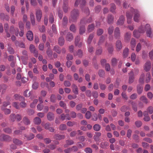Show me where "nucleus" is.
Returning a JSON list of instances; mask_svg holds the SVG:
<instances>
[{
	"mask_svg": "<svg viewBox=\"0 0 153 153\" xmlns=\"http://www.w3.org/2000/svg\"><path fill=\"white\" fill-rule=\"evenodd\" d=\"M15 44L16 46L21 48H24L25 47L24 44L23 42H19L17 41H15Z\"/></svg>",
	"mask_w": 153,
	"mask_h": 153,
	"instance_id": "b1692460",
	"label": "nucleus"
},
{
	"mask_svg": "<svg viewBox=\"0 0 153 153\" xmlns=\"http://www.w3.org/2000/svg\"><path fill=\"white\" fill-rule=\"evenodd\" d=\"M30 21L32 25H34L35 23V20L34 15L32 12H31L30 14Z\"/></svg>",
	"mask_w": 153,
	"mask_h": 153,
	"instance_id": "4be33fe9",
	"label": "nucleus"
},
{
	"mask_svg": "<svg viewBox=\"0 0 153 153\" xmlns=\"http://www.w3.org/2000/svg\"><path fill=\"white\" fill-rule=\"evenodd\" d=\"M72 91L73 92L76 94H78V89L77 86L74 84L72 85Z\"/></svg>",
	"mask_w": 153,
	"mask_h": 153,
	"instance_id": "412c9836",
	"label": "nucleus"
},
{
	"mask_svg": "<svg viewBox=\"0 0 153 153\" xmlns=\"http://www.w3.org/2000/svg\"><path fill=\"white\" fill-rule=\"evenodd\" d=\"M11 139V137L8 135L4 134H1L0 135V140L1 141H9Z\"/></svg>",
	"mask_w": 153,
	"mask_h": 153,
	"instance_id": "f8f14e48",
	"label": "nucleus"
},
{
	"mask_svg": "<svg viewBox=\"0 0 153 153\" xmlns=\"http://www.w3.org/2000/svg\"><path fill=\"white\" fill-rule=\"evenodd\" d=\"M25 137H27V140H30L34 138V136L33 134H30V135L28 136L27 137L25 135Z\"/></svg>",
	"mask_w": 153,
	"mask_h": 153,
	"instance_id": "bf43d9fd",
	"label": "nucleus"
},
{
	"mask_svg": "<svg viewBox=\"0 0 153 153\" xmlns=\"http://www.w3.org/2000/svg\"><path fill=\"white\" fill-rule=\"evenodd\" d=\"M131 105L134 110L135 111H137V108L136 106V103L134 102H131Z\"/></svg>",
	"mask_w": 153,
	"mask_h": 153,
	"instance_id": "69168bd1",
	"label": "nucleus"
},
{
	"mask_svg": "<svg viewBox=\"0 0 153 153\" xmlns=\"http://www.w3.org/2000/svg\"><path fill=\"white\" fill-rule=\"evenodd\" d=\"M67 126L65 124H62L59 126V129L61 130H64L66 129Z\"/></svg>",
	"mask_w": 153,
	"mask_h": 153,
	"instance_id": "c03bdc74",
	"label": "nucleus"
},
{
	"mask_svg": "<svg viewBox=\"0 0 153 153\" xmlns=\"http://www.w3.org/2000/svg\"><path fill=\"white\" fill-rule=\"evenodd\" d=\"M145 32L144 27L142 26L140 27L138 29V31L134 30L133 32L134 36L136 38H138L140 36V33H143Z\"/></svg>",
	"mask_w": 153,
	"mask_h": 153,
	"instance_id": "20e7f679",
	"label": "nucleus"
},
{
	"mask_svg": "<svg viewBox=\"0 0 153 153\" xmlns=\"http://www.w3.org/2000/svg\"><path fill=\"white\" fill-rule=\"evenodd\" d=\"M70 30L73 32H75L76 31V28L74 24L71 25L70 27Z\"/></svg>",
	"mask_w": 153,
	"mask_h": 153,
	"instance_id": "3c124183",
	"label": "nucleus"
},
{
	"mask_svg": "<svg viewBox=\"0 0 153 153\" xmlns=\"http://www.w3.org/2000/svg\"><path fill=\"white\" fill-rule=\"evenodd\" d=\"M100 128L101 127L100 126L97 124H95L93 127V128L94 130L97 131L100 130Z\"/></svg>",
	"mask_w": 153,
	"mask_h": 153,
	"instance_id": "49530a36",
	"label": "nucleus"
},
{
	"mask_svg": "<svg viewBox=\"0 0 153 153\" xmlns=\"http://www.w3.org/2000/svg\"><path fill=\"white\" fill-rule=\"evenodd\" d=\"M129 50L128 48H125L123 50V56L124 58L126 57L128 55Z\"/></svg>",
	"mask_w": 153,
	"mask_h": 153,
	"instance_id": "2f4dec72",
	"label": "nucleus"
},
{
	"mask_svg": "<svg viewBox=\"0 0 153 153\" xmlns=\"http://www.w3.org/2000/svg\"><path fill=\"white\" fill-rule=\"evenodd\" d=\"M131 47L132 50H134V48L135 46L136 42L134 38H132L130 42Z\"/></svg>",
	"mask_w": 153,
	"mask_h": 153,
	"instance_id": "5701e85b",
	"label": "nucleus"
},
{
	"mask_svg": "<svg viewBox=\"0 0 153 153\" xmlns=\"http://www.w3.org/2000/svg\"><path fill=\"white\" fill-rule=\"evenodd\" d=\"M114 36L116 39H119L120 37V30L117 27L115 30Z\"/></svg>",
	"mask_w": 153,
	"mask_h": 153,
	"instance_id": "6ab92c4d",
	"label": "nucleus"
},
{
	"mask_svg": "<svg viewBox=\"0 0 153 153\" xmlns=\"http://www.w3.org/2000/svg\"><path fill=\"white\" fill-rule=\"evenodd\" d=\"M47 118L50 121L53 120L54 118V114L52 112H49L47 114Z\"/></svg>",
	"mask_w": 153,
	"mask_h": 153,
	"instance_id": "2eb2a0df",
	"label": "nucleus"
},
{
	"mask_svg": "<svg viewBox=\"0 0 153 153\" xmlns=\"http://www.w3.org/2000/svg\"><path fill=\"white\" fill-rule=\"evenodd\" d=\"M101 135V133L99 132L95 133V135L94 136V139L95 141L97 142V145H99V143H97L100 140V137Z\"/></svg>",
	"mask_w": 153,
	"mask_h": 153,
	"instance_id": "9d476101",
	"label": "nucleus"
},
{
	"mask_svg": "<svg viewBox=\"0 0 153 153\" xmlns=\"http://www.w3.org/2000/svg\"><path fill=\"white\" fill-rule=\"evenodd\" d=\"M94 36V35L93 34H91L90 35L87 40L88 43L90 44L91 43Z\"/></svg>",
	"mask_w": 153,
	"mask_h": 153,
	"instance_id": "a19ab883",
	"label": "nucleus"
},
{
	"mask_svg": "<svg viewBox=\"0 0 153 153\" xmlns=\"http://www.w3.org/2000/svg\"><path fill=\"white\" fill-rule=\"evenodd\" d=\"M28 74L30 78L33 79V81H35L37 79L36 77L33 76V74L32 71H29L28 73Z\"/></svg>",
	"mask_w": 153,
	"mask_h": 153,
	"instance_id": "cd10ccee",
	"label": "nucleus"
},
{
	"mask_svg": "<svg viewBox=\"0 0 153 153\" xmlns=\"http://www.w3.org/2000/svg\"><path fill=\"white\" fill-rule=\"evenodd\" d=\"M91 114L89 111H87L85 114V117L87 119H89L91 116Z\"/></svg>",
	"mask_w": 153,
	"mask_h": 153,
	"instance_id": "603ef678",
	"label": "nucleus"
},
{
	"mask_svg": "<svg viewBox=\"0 0 153 153\" xmlns=\"http://www.w3.org/2000/svg\"><path fill=\"white\" fill-rule=\"evenodd\" d=\"M144 30H146V34L148 37H152V29L150 25L149 24H146L144 27Z\"/></svg>",
	"mask_w": 153,
	"mask_h": 153,
	"instance_id": "39448f33",
	"label": "nucleus"
},
{
	"mask_svg": "<svg viewBox=\"0 0 153 153\" xmlns=\"http://www.w3.org/2000/svg\"><path fill=\"white\" fill-rule=\"evenodd\" d=\"M13 142L14 143L17 145H21L22 144V142L17 139H14L13 140Z\"/></svg>",
	"mask_w": 153,
	"mask_h": 153,
	"instance_id": "473e14b6",
	"label": "nucleus"
},
{
	"mask_svg": "<svg viewBox=\"0 0 153 153\" xmlns=\"http://www.w3.org/2000/svg\"><path fill=\"white\" fill-rule=\"evenodd\" d=\"M134 14L133 19L135 22H138L140 18L139 12L137 9L131 8L130 12H127L126 13V16L127 19V23L130 24L132 18V13Z\"/></svg>",
	"mask_w": 153,
	"mask_h": 153,
	"instance_id": "f257e3e1",
	"label": "nucleus"
},
{
	"mask_svg": "<svg viewBox=\"0 0 153 153\" xmlns=\"http://www.w3.org/2000/svg\"><path fill=\"white\" fill-rule=\"evenodd\" d=\"M4 28L6 34V36L7 38H9L10 37V34L9 31V25L8 24L6 23L4 25Z\"/></svg>",
	"mask_w": 153,
	"mask_h": 153,
	"instance_id": "ddd939ff",
	"label": "nucleus"
},
{
	"mask_svg": "<svg viewBox=\"0 0 153 153\" xmlns=\"http://www.w3.org/2000/svg\"><path fill=\"white\" fill-rule=\"evenodd\" d=\"M98 75L100 77H103L105 75V72L102 70H99L98 72Z\"/></svg>",
	"mask_w": 153,
	"mask_h": 153,
	"instance_id": "13d9d810",
	"label": "nucleus"
},
{
	"mask_svg": "<svg viewBox=\"0 0 153 153\" xmlns=\"http://www.w3.org/2000/svg\"><path fill=\"white\" fill-rule=\"evenodd\" d=\"M36 16L37 21L38 22H40L42 16V13L40 9H36Z\"/></svg>",
	"mask_w": 153,
	"mask_h": 153,
	"instance_id": "423d86ee",
	"label": "nucleus"
},
{
	"mask_svg": "<svg viewBox=\"0 0 153 153\" xmlns=\"http://www.w3.org/2000/svg\"><path fill=\"white\" fill-rule=\"evenodd\" d=\"M143 90V87L141 85H138L137 86V93L140 94L142 92Z\"/></svg>",
	"mask_w": 153,
	"mask_h": 153,
	"instance_id": "bb28decb",
	"label": "nucleus"
},
{
	"mask_svg": "<svg viewBox=\"0 0 153 153\" xmlns=\"http://www.w3.org/2000/svg\"><path fill=\"white\" fill-rule=\"evenodd\" d=\"M38 102L37 99H35L33 100L32 103L30 104V106L31 108H33L35 107L36 105Z\"/></svg>",
	"mask_w": 153,
	"mask_h": 153,
	"instance_id": "79ce46f5",
	"label": "nucleus"
},
{
	"mask_svg": "<svg viewBox=\"0 0 153 153\" xmlns=\"http://www.w3.org/2000/svg\"><path fill=\"white\" fill-rule=\"evenodd\" d=\"M140 100L146 104L148 103V99L144 96H142L140 98Z\"/></svg>",
	"mask_w": 153,
	"mask_h": 153,
	"instance_id": "c756f323",
	"label": "nucleus"
},
{
	"mask_svg": "<svg viewBox=\"0 0 153 153\" xmlns=\"http://www.w3.org/2000/svg\"><path fill=\"white\" fill-rule=\"evenodd\" d=\"M151 78V75L149 73H148L146 75V83L149 82Z\"/></svg>",
	"mask_w": 153,
	"mask_h": 153,
	"instance_id": "37998d69",
	"label": "nucleus"
},
{
	"mask_svg": "<svg viewBox=\"0 0 153 153\" xmlns=\"http://www.w3.org/2000/svg\"><path fill=\"white\" fill-rule=\"evenodd\" d=\"M73 36L71 33H68L67 34L66 37L67 40L69 41H71L73 39Z\"/></svg>",
	"mask_w": 153,
	"mask_h": 153,
	"instance_id": "c85d7f7f",
	"label": "nucleus"
},
{
	"mask_svg": "<svg viewBox=\"0 0 153 153\" xmlns=\"http://www.w3.org/2000/svg\"><path fill=\"white\" fill-rule=\"evenodd\" d=\"M41 120L40 118L39 117H36L33 120L34 123L37 125H39L41 123Z\"/></svg>",
	"mask_w": 153,
	"mask_h": 153,
	"instance_id": "a878e982",
	"label": "nucleus"
},
{
	"mask_svg": "<svg viewBox=\"0 0 153 153\" xmlns=\"http://www.w3.org/2000/svg\"><path fill=\"white\" fill-rule=\"evenodd\" d=\"M29 49L31 52L33 53L34 56L35 57H37L38 55V52L35 47L33 45L31 44L30 46Z\"/></svg>",
	"mask_w": 153,
	"mask_h": 153,
	"instance_id": "6e6552de",
	"label": "nucleus"
},
{
	"mask_svg": "<svg viewBox=\"0 0 153 153\" xmlns=\"http://www.w3.org/2000/svg\"><path fill=\"white\" fill-rule=\"evenodd\" d=\"M23 121L25 125H29L30 124V122L28 119L26 117H25L23 120Z\"/></svg>",
	"mask_w": 153,
	"mask_h": 153,
	"instance_id": "4c0bfd02",
	"label": "nucleus"
},
{
	"mask_svg": "<svg viewBox=\"0 0 153 153\" xmlns=\"http://www.w3.org/2000/svg\"><path fill=\"white\" fill-rule=\"evenodd\" d=\"M47 53L49 57H50L52 55V52L49 48H48L47 51Z\"/></svg>",
	"mask_w": 153,
	"mask_h": 153,
	"instance_id": "864d4df0",
	"label": "nucleus"
},
{
	"mask_svg": "<svg viewBox=\"0 0 153 153\" xmlns=\"http://www.w3.org/2000/svg\"><path fill=\"white\" fill-rule=\"evenodd\" d=\"M28 90H27L25 91L24 92V95L25 97H28L30 96V95L31 94V92H29L28 94H27V93L28 91Z\"/></svg>",
	"mask_w": 153,
	"mask_h": 153,
	"instance_id": "6e6d98bb",
	"label": "nucleus"
},
{
	"mask_svg": "<svg viewBox=\"0 0 153 153\" xmlns=\"http://www.w3.org/2000/svg\"><path fill=\"white\" fill-rule=\"evenodd\" d=\"M65 138V136L63 135L56 134L54 136V138L58 140H60L64 139Z\"/></svg>",
	"mask_w": 153,
	"mask_h": 153,
	"instance_id": "393cba45",
	"label": "nucleus"
},
{
	"mask_svg": "<svg viewBox=\"0 0 153 153\" xmlns=\"http://www.w3.org/2000/svg\"><path fill=\"white\" fill-rule=\"evenodd\" d=\"M14 97L16 100H19L20 101H23L25 100V98L23 96L17 94H15Z\"/></svg>",
	"mask_w": 153,
	"mask_h": 153,
	"instance_id": "aec40b11",
	"label": "nucleus"
},
{
	"mask_svg": "<svg viewBox=\"0 0 153 153\" xmlns=\"http://www.w3.org/2000/svg\"><path fill=\"white\" fill-rule=\"evenodd\" d=\"M131 34L130 33H126L124 39L126 41H128L131 37Z\"/></svg>",
	"mask_w": 153,
	"mask_h": 153,
	"instance_id": "58836bf2",
	"label": "nucleus"
},
{
	"mask_svg": "<svg viewBox=\"0 0 153 153\" xmlns=\"http://www.w3.org/2000/svg\"><path fill=\"white\" fill-rule=\"evenodd\" d=\"M70 115L71 116V117L73 118H75L76 117V114L74 111H72L71 112Z\"/></svg>",
	"mask_w": 153,
	"mask_h": 153,
	"instance_id": "338daca9",
	"label": "nucleus"
},
{
	"mask_svg": "<svg viewBox=\"0 0 153 153\" xmlns=\"http://www.w3.org/2000/svg\"><path fill=\"white\" fill-rule=\"evenodd\" d=\"M79 13L77 9H74L71 12L70 20L74 22L78 18Z\"/></svg>",
	"mask_w": 153,
	"mask_h": 153,
	"instance_id": "7ed1b4c3",
	"label": "nucleus"
},
{
	"mask_svg": "<svg viewBox=\"0 0 153 153\" xmlns=\"http://www.w3.org/2000/svg\"><path fill=\"white\" fill-rule=\"evenodd\" d=\"M129 78L128 80V82L130 84H131L133 82L134 80V72L132 71H131L129 73Z\"/></svg>",
	"mask_w": 153,
	"mask_h": 153,
	"instance_id": "9b49d317",
	"label": "nucleus"
},
{
	"mask_svg": "<svg viewBox=\"0 0 153 153\" xmlns=\"http://www.w3.org/2000/svg\"><path fill=\"white\" fill-rule=\"evenodd\" d=\"M147 110L149 114H151L153 113V108L150 106L147 108Z\"/></svg>",
	"mask_w": 153,
	"mask_h": 153,
	"instance_id": "4d7b16f0",
	"label": "nucleus"
},
{
	"mask_svg": "<svg viewBox=\"0 0 153 153\" xmlns=\"http://www.w3.org/2000/svg\"><path fill=\"white\" fill-rule=\"evenodd\" d=\"M108 146V143L107 142H102L100 144V146L102 148H105Z\"/></svg>",
	"mask_w": 153,
	"mask_h": 153,
	"instance_id": "ea45409f",
	"label": "nucleus"
},
{
	"mask_svg": "<svg viewBox=\"0 0 153 153\" xmlns=\"http://www.w3.org/2000/svg\"><path fill=\"white\" fill-rule=\"evenodd\" d=\"M92 20V19L91 17L88 20H86L85 19H83L81 20L80 22V26L79 29V33L80 34H83L85 31L84 25L87 23L90 22Z\"/></svg>",
	"mask_w": 153,
	"mask_h": 153,
	"instance_id": "f03ea898",
	"label": "nucleus"
},
{
	"mask_svg": "<svg viewBox=\"0 0 153 153\" xmlns=\"http://www.w3.org/2000/svg\"><path fill=\"white\" fill-rule=\"evenodd\" d=\"M26 36L27 39L29 41H31L33 39V35L31 31H28L26 34Z\"/></svg>",
	"mask_w": 153,
	"mask_h": 153,
	"instance_id": "f3484780",
	"label": "nucleus"
},
{
	"mask_svg": "<svg viewBox=\"0 0 153 153\" xmlns=\"http://www.w3.org/2000/svg\"><path fill=\"white\" fill-rule=\"evenodd\" d=\"M151 67V63L150 61H147L146 62L144 66V69L146 71H149Z\"/></svg>",
	"mask_w": 153,
	"mask_h": 153,
	"instance_id": "1a4fd4ad",
	"label": "nucleus"
},
{
	"mask_svg": "<svg viewBox=\"0 0 153 153\" xmlns=\"http://www.w3.org/2000/svg\"><path fill=\"white\" fill-rule=\"evenodd\" d=\"M84 151L86 153H92V152L91 149L89 147L86 148Z\"/></svg>",
	"mask_w": 153,
	"mask_h": 153,
	"instance_id": "774afa93",
	"label": "nucleus"
},
{
	"mask_svg": "<svg viewBox=\"0 0 153 153\" xmlns=\"http://www.w3.org/2000/svg\"><path fill=\"white\" fill-rule=\"evenodd\" d=\"M124 21V17L123 16H120L117 21V24L118 25H121L123 24Z\"/></svg>",
	"mask_w": 153,
	"mask_h": 153,
	"instance_id": "a211bd4d",
	"label": "nucleus"
},
{
	"mask_svg": "<svg viewBox=\"0 0 153 153\" xmlns=\"http://www.w3.org/2000/svg\"><path fill=\"white\" fill-rule=\"evenodd\" d=\"M59 105L61 107H62L65 109H66L67 108L66 103L63 101H60V102Z\"/></svg>",
	"mask_w": 153,
	"mask_h": 153,
	"instance_id": "8fccbe9b",
	"label": "nucleus"
},
{
	"mask_svg": "<svg viewBox=\"0 0 153 153\" xmlns=\"http://www.w3.org/2000/svg\"><path fill=\"white\" fill-rule=\"evenodd\" d=\"M74 55L78 56L79 57H81L83 55V53L81 50H79L76 54L74 53Z\"/></svg>",
	"mask_w": 153,
	"mask_h": 153,
	"instance_id": "de8ad7c7",
	"label": "nucleus"
},
{
	"mask_svg": "<svg viewBox=\"0 0 153 153\" xmlns=\"http://www.w3.org/2000/svg\"><path fill=\"white\" fill-rule=\"evenodd\" d=\"M9 33L10 34H14L17 36L19 33V30L18 28H15L13 25L11 26L9 29Z\"/></svg>",
	"mask_w": 153,
	"mask_h": 153,
	"instance_id": "0eeeda50",
	"label": "nucleus"
},
{
	"mask_svg": "<svg viewBox=\"0 0 153 153\" xmlns=\"http://www.w3.org/2000/svg\"><path fill=\"white\" fill-rule=\"evenodd\" d=\"M113 17L111 15H108V17L107 21L109 24L112 23L113 22Z\"/></svg>",
	"mask_w": 153,
	"mask_h": 153,
	"instance_id": "7c9ffc66",
	"label": "nucleus"
},
{
	"mask_svg": "<svg viewBox=\"0 0 153 153\" xmlns=\"http://www.w3.org/2000/svg\"><path fill=\"white\" fill-rule=\"evenodd\" d=\"M80 37L78 36H77L75 39V43L76 46H78V47H80L82 45V43L81 42H79Z\"/></svg>",
	"mask_w": 153,
	"mask_h": 153,
	"instance_id": "4468645a",
	"label": "nucleus"
},
{
	"mask_svg": "<svg viewBox=\"0 0 153 153\" xmlns=\"http://www.w3.org/2000/svg\"><path fill=\"white\" fill-rule=\"evenodd\" d=\"M33 83L32 85V87L33 89H36L38 88V84L37 82H35V81Z\"/></svg>",
	"mask_w": 153,
	"mask_h": 153,
	"instance_id": "5fc2aeb1",
	"label": "nucleus"
},
{
	"mask_svg": "<svg viewBox=\"0 0 153 153\" xmlns=\"http://www.w3.org/2000/svg\"><path fill=\"white\" fill-rule=\"evenodd\" d=\"M88 51L90 53H92L94 51V48L91 45H89L88 47Z\"/></svg>",
	"mask_w": 153,
	"mask_h": 153,
	"instance_id": "0e129e2a",
	"label": "nucleus"
},
{
	"mask_svg": "<svg viewBox=\"0 0 153 153\" xmlns=\"http://www.w3.org/2000/svg\"><path fill=\"white\" fill-rule=\"evenodd\" d=\"M82 104L80 103L77 105L76 106V108L77 111H79L81 110L82 108Z\"/></svg>",
	"mask_w": 153,
	"mask_h": 153,
	"instance_id": "09e8293b",
	"label": "nucleus"
},
{
	"mask_svg": "<svg viewBox=\"0 0 153 153\" xmlns=\"http://www.w3.org/2000/svg\"><path fill=\"white\" fill-rule=\"evenodd\" d=\"M94 26L93 24L89 25L88 27V30L89 32L92 31L94 29Z\"/></svg>",
	"mask_w": 153,
	"mask_h": 153,
	"instance_id": "f704fd0d",
	"label": "nucleus"
},
{
	"mask_svg": "<svg viewBox=\"0 0 153 153\" xmlns=\"http://www.w3.org/2000/svg\"><path fill=\"white\" fill-rule=\"evenodd\" d=\"M10 102L9 101L5 102H3V106L1 107L2 109H3V108L7 107L8 105H10Z\"/></svg>",
	"mask_w": 153,
	"mask_h": 153,
	"instance_id": "052dcab7",
	"label": "nucleus"
},
{
	"mask_svg": "<svg viewBox=\"0 0 153 153\" xmlns=\"http://www.w3.org/2000/svg\"><path fill=\"white\" fill-rule=\"evenodd\" d=\"M141 44L140 43H138L136 48V51L137 52L139 51L141 49Z\"/></svg>",
	"mask_w": 153,
	"mask_h": 153,
	"instance_id": "680f3d73",
	"label": "nucleus"
},
{
	"mask_svg": "<svg viewBox=\"0 0 153 153\" xmlns=\"http://www.w3.org/2000/svg\"><path fill=\"white\" fill-rule=\"evenodd\" d=\"M116 46L118 51H119L122 48V45L120 40H118L116 42Z\"/></svg>",
	"mask_w": 153,
	"mask_h": 153,
	"instance_id": "dca6fc26",
	"label": "nucleus"
},
{
	"mask_svg": "<svg viewBox=\"0 0 153 153\" xmlns=\"http://www.w3.org/2000/svg\"><path fill=\"white\" fill-rule=\"evenodd\" d=\"M68 22V19L67 17L65 16H64L63 19L62 25L64 26H66Z\"/></svg>",
	"mask_w": 153,
	"mask_h": 153,
	"instance_id": "c9c22d12",
	"label": "nucleus"
},
{
	"mask_svg": "<svg viewBox=\"0 0 153 153\" xmlns=\"http://www.w3.org/2000/svg\"><path fill=\"white\" fill-rule=\"evenodd\" d=\"M53 50L59 54H60L61 53V50L59 47L57 46H54L53 48Z\"/></svg>",
	"mask_w": 153,
	"mask_h": 153,
	"instance_id": "a18cd8bd",
	"label": "nucleus"
},
{
	"mask_svg": "<svg viewBox=\"0 0 153 153\" xmlns=\"http://www.w3.org/2000/svg\"><path fill=\"white\" fill-rule=\"evenodd\" d=\"M2 110H3L5 114H9L10 113L11 111L9 109L4 108H3V109Z\"/></svg>",
	"mask_w": 153,
	"mask_h": 153,
	"instance_id": "e2e57ef3",
	"label": "nucleus"
},
{
	"mask_svg": "<svg viewBox=\"0 0 153 153\" xmlns=\"http://www.w3.org/2000/svg\"><path fill=\"white\" fill-rule=\"evenodd\" d=\"M64 43V39L63 37L61 36L59 39V44L60 46L63 45Z\"/></svg>",
	"mask_w": 153,
	"mask_h": 153,
	"instance_id": "72a5a7b5",
	"label": "nucleus"
},
{
	"mask_svg": "<svg viewBox=\"0 0 153 153\" xmlns=\"http://www.w3.org/2000/svg\"><path fill=\"white\" fill-rule=\"evenodd\" d=\"M145 77V74L142 73L140 75L139 79V82L140 83H144V79Z\"/></svg>",
	"mask_w": 153,
	"mask_h": 153,
	"instance_id": "e433bc0d",
	"label": "nucleus"
}]
</instances>
